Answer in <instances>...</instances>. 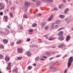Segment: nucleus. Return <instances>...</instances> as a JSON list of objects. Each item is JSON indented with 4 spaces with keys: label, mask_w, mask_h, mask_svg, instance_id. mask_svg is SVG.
Here are the masks:
<instances>
[{
    "label": "nucleus",
    "mask_w": 73,
    "mask_h": 73,
    "mask_svg": "<svg viewBox=\"0 0 73 73\" xmlns=\"http://www.w3.org/2000/svg\"><path fill=\"white\" fill-rule=\"evenodd\" d=\"M73 57H70L68 61V68H70V66L72 65V61H73Z\"/></svg>",
    "instance_id": "nucleus-1"
},
{
    "label": "nucleus",
    "mask_w": 73,
    "mask_h": 73,
    "mask_svg": "<svg viewBox=\"0 0 73 73\" xmlns=\"http://www.w3.org/2000/svg\"><path fill=\"white\" fill-rule=\"evenodd\" d=\"M3 35H8L9 33V31L8 29H3Z\"/></svg>",
    "instance_id": "nucleus-2"
},
{
    "label": "nucleus",
    "mask_w": 73,
    "mask_h": 73,
    "mask_svg": "<svg viewBox=\"0 0 73 73\" xmlns=\"http://www.w3.org/2000/svg\"><path fill=\"white\" fill-rule=\"evenodd\" d=\"M0 10L4 9L5 8V5L3 4L2 3L0 2Z\"/></svg>",
    "instance_id": "nucleus-3"
},
{
    "label": "nucleus",
    "mask_w": 73,
    "mask_h": 73,
    "mask_svg": "<svg viewBox=\"0 0 73 73\" xmlns=\"http://www.w3.org/2000/svg\"><path fill=\"white\" fill-rule=\"evenodd\" d=\"M50 69H52V71H54L55 70H57L58 69V68H55V66L53 65H52L50 66Z\"/></svg>",
    "instance_id": "nucleus-4"
},
{
    "label": "nucleus",
    "mask_w": 73,
    "mask_h": 73,
    "mask_svg": "<svg viewBox=\"0 0 73 73\" xmlns=\"http://www.w3.org/2000/svg\"><path fill=\"white\" fill-rule=\"evenodd\" d=\"M11 63L9 62L8 63V66L6 68V69L7 70H10L11 69Z\"/></svg>",
    "instance_id": "nucleus-5"
},
{
    "label": "nucleus",
    "mask_w": 73,
    "mask_h": 73,
    "mask_svg": "<svg viewBox=\"0 0 73 73\" xmlns=\"http://www.w3.org/2000/svg\"><path fill=\"white\" fill-rule=\"evenodd\" d=\"M18 52L19 53H23V49L21 48H18L17 49Z\"/></svg>",
    "instance_id": "nucleus-6"
},
{
    "label": "nucleus",
    "mask_w": 73,
    "mask_h": 73,
    "mask_svg": "<svg viewBox=\"0 0 73 73\" xmlns=\"http://www.w3.org/2000/svg\"><path fill=\"white\" fill-rule=\"evenodd\" d=\"M66 46V45H65L64 44H61L60 45H59L58 46V48H63L64 47H65Z\"/></svg>",
    "instance_id": "nucleus-7"
},
{
    "label": "nucleus",
    "mask_w": 73,
    "mask_h": 73,
    "mask_svg": "<svg viewBox=\"0 0 73 73\" xmlns=\"http://www.w3.org/2000/svg\"><path fill=\"white\" fill-rule=\"evenodd\" d=\"M29 5H30V3L28 1H26L25 2V7H28V6H29Z\"/></svg>",
    "instance_id": "nucleus-8"
},
{
    "label": "nucleus",
    "mask_w": 73,
    "mask_h": 73,
    "mask_svg": "<svg viewBox=\"0 0 73 73\" xmlns=\"http://www.w3.org/2000/svg\"><path fill=\"white\" fill-rule=\"evenodd\" d=\"M5 60L6 61L8 62L10 60V58L8 57L7 56H6L5 58Z\"/></svg>",
    "instance_id": "nucleus-9"
},
{
    "label": "nucleus",
    "mask_w": 73,
    "mask_h": 73,
    "mask_svg": "<svg viewBox=\"0 0 73 73\" xmlns=\"http://www.w3.org/2000/svg\"><path fill=\"white\" fill-rule=\"evenodd\" d=\"M33 29H31L29 30V33L30 35H31V34H32V33L33 32Z\"/></svg>",
    "instance_id": "nucleus-10"
},
{
    "label": "nucleus",
    "mask_w": 73,
    "mask_h": 73,
    "mask_svg": "<svg viewBox=\"0 0 73 73\" xmlns=\"http://www.w3.org/2000/svg\"><path fill=\"white\" fill-rule=\"evenodd\" d=\"M8 40L7 39H3V44H7L8 43Z\"/></svg>",
    "instance_id": "nucleus-11"
},
{
    "label": "nucleus",
    "mask_w": 73,
    "mask_h": 73,
    "mask_svg": "<svg viewBox=\"0 0 73 73\" xmlns=\"http://www.w3.org/2000/svg\"><path fill=\"white\" fill-rule=\"evenodd\" d=\"M63 33L64 32L63 31H60L58 34V36H61V35H63Z\"/></svg>",
    "instance_id": "nucleus-12"
},
{
    "label": "nucleus",
    "mask_w": 73,
    "mask_h": 73,
    "mask_svg": "<svg viewBox=\"0 0 73 73\" xmlns=\"http://www.w3.org/2000/svg\"><path fill=\"white\" fill-rule=\"evenodd\" d=\"M26 54L28 56H31L32 54L29 51H27L26 53Z\"/></svg>",
    "instance_id": "nucleus-13"
},
{
    "label": "nucleus",
    "mask_w": 73,
    "mask_h": 73,
    "mask_svg": "<svg viewBox=\"0 0 73 73\" xmlns=\"http://www.w3.org/2000/svg\"><path fill=\"white\" fill-rule=\"evenodd\" d=\"M70 39V36H68L66 39V41H68Z\"/></svg>",
    "instance_id": "nucleus-14"
},
{
    "label": "nucleus",
    "mask_w": 73,
    "mask_h": 73,
    "mask_svg": "<svg viewBox=\"0 0 73 73\" xmlns=\"http://www.w3.org/2000/svg\"><path fill=\"white\" fill-rule=\"evenodd\" d=\"M36 3L37 5L38 6L40 5L41 2L39 1H36Z\"/></svg>",
    "instance_id": "nucleus-15"
},
{
    "label": "nucleus",
    "mask_w": 73,
    "mask_h": 73,
    "mask_svg": "<svg viewBox=\"0 0 73 73\" xmlns=\"http://www.w3.org/2000/svg\"><path fill=\"white\" fill-rule=\"evenodd\" d=\"M53 15H52L51 17H50L48 19V21H52V19H53Z\"/></svg>",
    "instance_id": "nucleus-16"
},
{
    "label": "nucleus",
    "mask_w": 73,
    "mask_h": 73,
    "mask_svg": "<svg viewBox=\"0 0 73 73\" xmlns=\"http://www.w3.org/2000/svg\"><path fill=\"white\" fill-rule=\"evenodd\" d=\"M54 24H55V23H52V25L51 27V29H53L54 28Z\"/></svg>",
    "instance_id": "nucleus-17"
},
{
    "label": "nucleus",
    "mask_w": 73,
    "mask_h": 73,
    "mask_svg": "<svg viewBox=\"0 0 73 73\" xmlns=\"http://www.w3.org/2000/svg\"><path fill=\"white\" fill-rule=\"evenodd\" d=\"M17 70L16 69H14L13 70V73H17Z\"/></svg>",
    "instance_id": "nucleus-18"
},
{
    "label": "nucleus",
    "mask_w": 73,
    "mask_h": 73,
    "mask_svg": "<svg viewBox=\"0 0 73 73\" xmlns=\"http://www.w3.org/2000/svg\"><path fill=\"white\" fill-rule=\"evenodd\" d=\"M58 38L59 40H64V38L63 37V36L62 35L59 37Z\"/></svg>",
    "instance_id": "nucleus-19"
},
{
    "label": "nucleus",
    "mask_w": 73,
    "mask_h": 73,
    "mask_svg": "<svg viewBox=\"0 0 73 73\" xmlns=\"http://www.w3.org/2000/svg\"><path fill=\"white\" fill-rule=\"evenodd\" d=\"M4 18L5 19V22H7V20H8V16H4Z\"/></svg>",
    "instance_id": "nucleus-20"
},
{
    "label": "nucleus",
    "mask_w": 73,
    "mask_h": 73,
    "mask_svg": "<svg viewBox=\"0 0 73 73\" xmlns=\"http://www.w3.org/2000/svg\"><path fill=\"white\" fill-rule=\"evenodd\" d=\"M0 48L1 49H4V47L3 45L0 44Z\"/></svg>",
    "instance_id": "nucleus-21"
},
{
    "label": "nucleus",
    "mask_w": 73,
    "mask_h": 73,
    "mask_svg": "<svg viewBox=\"0 0 73 73\" xmlns=\"http://www.w3.org/2000/svg\"><path fill=\"white\" fill-rule=\"evenodd\" d=\"M68 11H69V9L67 8L64 11V13H67L68 12Z\"/></svg>",
    "instance_id": "nucleus-22"
},
{
    "label": "nucleus",
    "mask_w": 73,
    "mask_h": 73,
    "mask_svg": "<svg viewBox=\"0 0 73 73\" xmlns=\"http://www.w3.org/2000/svg\"><path fill=\"white\" fill-rule=\"evenodd\" d=\"M18 27H20V29H22L23 28V26L21 25H19L18 26Z\"/></svg>",
    "instance_id": "nucleus-23"
},
{
    "label": "nucleus",
    "mask_w": 73,
    "mask_h": 73,
    "mask_svg": "<svg viewBox=\"0 0 73 73\" xmlns=\"http://www.w3.org/2000/svg\"><path fill=\"white\" fill-rule=\"evenodd\" d=\"M37 26V24L36 23H34L32 25L33 27H36Z\"/></svg>",
    "instance_id": "nucleus-24"
},
{
    "label": "nucleus",
    "mask_w": 73,
    "mask_h": 73,
    "mask_svg": "<svg viewBox=\"0 0 73 73\" xmlns=\"http://www.w3.org/2000/svg\"><path fill=\"white\" fill-rule=\"evenodd\" d=\"M21 59H22V57H18L17 58V60H20Z\"/></svg>",
    "instance_id": "nucleus-25"
},
{
    "label": "nucleus",
    "mask_w": 73,
    "mask_h": 73,
    "mask_svg": "<svg viewBox=\"0 0 73 73\" xmlns=\"http://www.w3.org/2000/svg\"><path fill=\"white\" fill-rule=\"evenodd\" d=\"M32 68V67L31 66H29L28 67V68L29 70H30V69H31Z\"/></svg>",
    "instance_id": "nucleus-26"
},
{
    "label": "nucleus",
    "mask_w": 73,
    "mask_h": 73,
    "mask_svg": "<svg viewBox=\"0 0 73 73\" xmlns=\"http://www.w3.org/2000/svg\"><path fill=\"white\" fill-rule=\"evenodd\" d=\"M21 41L20 40H18L17 42V44H20L21 43Z\"/></svg>",
    "instance_id": "nucleus-27"
},
{
    "label": "nucleus",
    "mask_w": 73,
    "mask_h": 73,
    "mask_svg": "<svg viewBox=\"0 0 73 73\" xmlns=\"http://www.w3.org/2000/svg\"><path fill=\"white\" fill-rule=\"evenodd\" d=\"M59 17H60V18H61V19H62L63 18H64V15H60L59 16Z\"/></svg>",
    "instance_id": "nucleus-28"
},
{
    "label": "nucleus",
    "mask_w": 73,
    "mask_h": 73,
    "mask_svg": "<svg viewBox=\"0 0 73 73\" xmlns=\"http://www.w3.org/2000/svg\"><path fill=\"white\" fill-rule=\"evenodd\" d=\"M23 18H24V19H26L27 18V15L25 14H24L23 15Z\"/></svg>",
    "instance_id": "nucleus-29"
},
{
    "label": "nucleus",
    "mask_w": 73,
    "mask_h": 73,
    "mask_svg": "<svg viewBox=\"0 0 73 73\" xmlns=\"http://www.w3.org/2000/svg\"><path fill=\"white\" fill-rule=\"evenodd\" d=\"M64 29V28L63 27L60 28L58 30V31H61V30H62V29Z\"/></svg>",
    "instance_id": "nucleus-30"
},
{
    "label": "nucleus",
    "mask_w": 73,
    "mask_h": 73,
    "mask_svg": "<svg viewBox=\"0 0 73 73\" xmlns=\"http://www.w3.org/2000/svg\"><path fill=\"white\" fill-rule=\"evenodd\" d=\"M60 23V20H58L56 21V24H59Z\"/></svg>",
    "instance_id": "nucleus-31"
},
{
    "label": "nucleus",
    "mask_w": 73,
    "mask_h": 73,
    "mask_svg": "<svg viewBox=\"0 0 73 73\" xmlns=\"http://www.w3.org/2000/svg\"><path fill=\"white\" fill-rule=\"evenodd\" d=\"M54 39V38L52 37H50L48 39L49 40H52Z\"/></svg>",
    "instance_id": "nucleus-32"
},
{
    "label": "nucleus",
    "mask_w": 73,
    "mask_h": 73,
    "mask_svg": "<svg viewBox=\"0 0 73 73\" xmlns=\"http://www.w3.org/2000/svg\"><path fill=\"white\" fill-rule=\"evenodd\" d=\"M10 15L11 17H13V14H12V13H10Z\"/></svg>",
    "instance_id": "nucleus-33"
},
{
    "label": "nucleus",
    "mask_w": 73,
    "mask_h": 73,
    "mask_svg": "<svg viewBox=\"0 0 73 73\" xmlns=\"http://www.w3.org/2000/svg\"><path fill=\"white\" fill-rule=\"evenodd\" d=\"M31 40V39L30 38H27V41L28 42V41H29Z\"/></svg>",
    "instance_id": "nucleus-34"
},
{
    "label": "nucleus",
    "mask_w": 73,
    "mask_h": 73,
    "mask_svg": "<svg viewBox=\"0 0 73 73\" xmlns=\"http://www.w3.org/2000/svg\"><path fill=\"white\" fill-rule=\"evenodd\" d=\"M39 59V58L38 57H36L35 58V60H38V59Z\"/></svg>",
    "instance_id": "nucleus-35"
},
{
    "label": "nucleus",
    "mask_w": 73,
    "mask_h": 73,
    "mask_svg": "<svg viewBox=\"0 0 73 73\" xmlns=\"http://www.w3.org/2000/svg\"><path fill=\"white\" fill-rule=\"evenodd\" d=\"M58 10L57 8H55L54 9L52 10V11H56V10Z\"/></svg>",
    "instance_id": "nucleus-36"
},
{
    "label": "nucleus",
    "mask_w": 73,
    "mask_h": 73,
    "mask_svg": "<svg viewBox=\"0 0 73 73\" xmlns=\"http://www.w3.org/2000/svg\"><path fill=\"white\" fill-rule=\"evenodd\" d=\"M59 27V25H56L55 26V28H58V27Z\"/></svg>",
    "instance_id": "nucleus-37"
},
{
    "label": "nucleus",
    "mask_w": 73,
    "mask_h": 73,
    "mask_svg": "<svg viewBox=\"0 0 73 73\" xmlns=\"http://www.w3.org/2000/svg\"><path fill=\"white\" fill-rule=\"evenodd\" d=\"M49 27L48 26H47L46 27V29H49Z\"/></svg>",
    "instance_id": "nucleus-38"
},
{
    "label": "nucleus",
    "mask_w": 73,
    "mask_h": 73,
    "mask_svg": "<svg viewBox=\"0 0 73 73\" xmlns=\"http://www.w3.org/2000/svg\"><path fill=\"white\" fill-rule=\"evenodd\" d=\"M36 46V45H35L34 44H33L32 45V47H35Z\"/></svg>",
    "instance_id": "nucleus-39"
},
{
    "label": "nucleus",
    "mask_w": 73,
    "mask_h": 73,
    "mask_svg": "<svg viewBox=\"0 0 73 73\" xmlns=\"http://www.w3.org/2000/svg\"><path fill=\"white\" fill-rule=\"evenodd\" d=\"M3 15V13L2 12H0V15H1V16H2Z\"/></svg>",
    "instance_id": "nucleus-40"
},
{
    "label": "nucleus",
    "mask_w": 73,
    "mask_h": 73,
    "mask_svg": "<svg viewBox=\"0 0 73 73\" xmlns=\"http://www.w3.org/2000/svg\"><path fill=\"white\" fill-rule=\"evenodd\" d=\"M12 3V1H9V4H10V5H11V3Z\"/></svg>",
    "instance_id": "nucleus-41"
},
{
    "label": "nucleus",
    "mask_w": 73,
    "mask_h": 73,
    "mask_svg": "<svg viewBox=\"0 0 73 73\" xmlns=\"http://www.w3.org/2000/svg\"><path fill=\"white\" fill-rule=\"evenodd\" d=\"M62 7V5H59V8H61V7Z\"/></svg>",
    "instance_id": "nucleus-42"
},
{
    "label": "nucleus",
    "mask_w": 73,
    "mask_h": 73,
    "mask_svg": "<svg viewBox=\"0 0 73 73\" xmlns=\"http://www.w3.org/2000/svg\"><path fill=\"white\" fill-rule=\"evenodd\" d=\"M45 23H43L42 24V26H43V25H45Z\"/></svg>",
    "instance_id": "nucleus-43"
},
{
    "label": "nucleus",
    "mask_w": 73,
    "mask_h": 73,
    "mask_svg": "<svg viewBox=\"0 0 73 73\" xmlns=\"http://www.w3.org/2000/svg\"><path fill=\"white\" fill-rule=\"evenodd\" d=\"M45 23H43L42 24V26H43V25H45Z\"/></svg>",
    "instance_id": "nucleus-44"
},
{
    "label": "nucleus",
    "mask_w": 73,
    "mask_h": 73,
    "mask_svg": "<svg viewBox=\"0 0 73 73\" xmlns=\"http://www.w3.org/2000/svg\"><path fill=\"white\" fill-rule=\"evenodd\" d=\"M48 1H50L51 2H53V0H47Z\"/></svg>",
    "instance_id": "nucleus-45"
},
{
    "label": "nucleus",
    "mask_w": 73,
    "mask_h": 73,
    "mask_svg": "<svg viewBox=\"0 0 73 73\" xmlns=\"http://www.w3.org/2000/svg\"><path fill=\"white\" fill-rule=\"evenodd\" d=\"M3 58V56L1 54H0V58Z\"/></svg>",
    "instance_id": "nucleus-46"
},
{
    "label": "nucleus",
    "mask_w": 73,
    "mask_h": 73,
    "mask_svg": "<svg viewBox=\"0 0 73 73\" xmlns=\"http://www.w3.org/2000/svg\"><path fill=\"white\" fill-rule=\"evenodd\" d=\"M38 16H41V14H38Z\"/></svg>",
    "instance_id": "nucleus-47"
},
{
    "label": "nucleus",
    "mask_w": 73,
    "mask_h": 73,
    "mask_svg": "<svg viewBox=\"0 0 73 73\" xmlns=\"http://www.w3.org/2000/svg\"><path fill=\"white\" fill-rule=\"evenodd\" d=\"M30 62H31V61H28L27 65H28V64H29Z\"/></svg>",
    "instance_id": "nucleus-48"
},
{
    "label": "nucleus",
    "mask_w": 73,
    "mask_h": 73,
    "mask_svg": "<svg viewBox=\"0 0 73 73\" xmlns=\"http://www.w3.org/2000/svg\"><path fill=\"white\" fill-rule=\"evenodd\" d=\"M50 54V53H49V52H47L46 53V54H47V55H49Z\"/></svg>",
    "instance_id": "nucleus-49"
},
{
    "label": "nucleus",
    "mask_w": 73,
    "mask_h": 73,
    "mask_svg": "<svg viewBox=\"0 0 73 73\" xmlns=\"http://www.w3.org/2000/svg\"><path fill=\"white\" fill-rule=\"evenodd\" d=\"M9 10L8 9H6L5 11V12H8Z\"/></svg>",
    "instance_id": "nucleus-50"
},
{
    "label": "nucleus",
    "mask_w": 73,
    "mask_h": 73,
    "mask_svg": "<svg viewBox=\"0 0 73 73\" xmlns=\"http://www.w3.org/2000/svg\"><path fill=\"white\" fill-rule=\"evenodd\" d=\"M14 44V43L13 42L11 44V45L12 46V45H13Z\"/></svg>",
    "instance_id": "nucleus-51"
},
{
    "label": "nucleus",
    "mask_w": 73,
    "mask_h": 73,
    "mask_svg": "<svg viewBox=\"0 0 73 73\" xmlns=\"http://www.w3.org/2000/svg\"><path fill=\"white\" fill-rule=\"evenodd\" d=\"M66 0H63V2H64V3H66Z\"/></svg>",
    "instance_id": "nucleus-52"
},
{
    "label": "nucleus",
    "mask_w": 73,
    "mask_h": 73,
    "mask_svg": "<svg viewBox=\"0 0 73 73\" xmlns=\"http://www.w3.org/2000/svg\"><path fill=\"white\" fill-rule=\"evenodd\" d=\"M53 58H54L52 57V58H50L49 59V60H52V59H53Z\"/></svg>",
    "instance_id": "nucleus-53"
},
{
    "label": "nucleus",
    "mask_w": 73,
    "mask_h": 73,
    "mask_svg": "<svg viewBox=\"0 0 73 73\" xmlns=\"http://www.w3.org/2000/svg\"><path fill=\"white\" fill-rule=\"evenodd\" d=\"M33 66H36V64L35 63V64H33Z\"/></svg>",
    "instance_id": "nucleus-54"
},
{
    "label": "nucleus",
    "mask_w": 73,
    "mask_h": 73,
    "mask_svg": "<svg viewBox=\"0 0 73 73\" xmlns=\"http://www.w3.org/2000/svg\"><path fill=\"white\" fill-rule=\"evenodd\" d=\"M66 69L64 71V73H66Z\"/></svg>",
    "instance_id": "nucleus-55"
},
{
    "label": "nucleus",
    "mask_w": 73,
    "mask_h": 73,
    "mask_svg": "<svg viewBox=\"0 0 73 73\" xmlns=\"http://www.w3.org/2000/svg\"><path fill=\"white\" fill-rule=\"evenodd\" d=\"M43 2H44V3H45V2H46V0H43Z\"/></svg>",
    "instance_id": "nucleus-56"
},
{
    "label": "nucleus",
    "mask_w": 73,
    "mask_h": 73,
    "mask_svg": "<svg viewBox=\"0 0 73 73\" xmlns=\"http://www.w3.org/2000/svg\"><path fill=\"white\" fill-rule=\"evenodd\" d=\"M32 1H33L34 2H35L36 1V0H31Z\"/></svg>",
    "instance_id": "nucleus-57"
},
{
    "label": "nucleus",
    "mask_w": 73,
    "mask_h": 73,
    "mask_svg": "<svg viewBox=\"0 0 73 73\" xmlns=\"http://www.w3.org/2000/svg\"><path fill=\"white\" fill-rule=\"evenodd\" d=\"M7 27L8 28H9V29H10V27H9V26H7Z\"/></svg>",
    "instance_id": "nucleus-58"
},
{
    "label": "nucleus",
    "mask_w": 73,
    "mask_h": 73,
    "mask_svg": "<svg viewBox=\"0 0 73 73\" xmlns=\"http://www.w3.org/2000/svg\"><path fill=\"white\" fill-rule=\"evenodd\" d=\"M56 57H60V55H58Z\"/></svg>",
    "instance_id": "nucleus-59"
},
{
    "label": "nucleus",
    "mask_w": 73,
    "mask_h": 73,
    "mask_svg": "<svg viewBox=\"0 0 73 73\" xmlns=\"http://www.w3.org/2000/svg\"><path fill=\"white\" fill-rule=\"evenodd\" d=\"M56 63H54L53 64V65H56Z\"/></svg>",
    "instance_id": "nucleus-60"
},
{
    "label": "nucleus",
    "mask_w": 73,
    "mask_h": 73,
    "mask_svg": "<svg viewBox=\"0 0 73 73\" xmlns=\"http://www.w3.org/2000/svg\"><path fill=\"white\" fill-rule=\"evenodd\" d=\"M43 58H46V57L45 56H43Z\"/></svg>",
    "instance_id": "nucleus-61"
},
{
    "label": "nucleus",
    "mask_w": 73,
    "mask_h": 73,
    "mask_svg": "<svg viewBox=\"0 0 73 73\" xmlns=\"http://www.w3.org/2000/svg\"><path fill=\"white\" fill-rule=\"evenodd\" d=\"M40 59L41 60H42L43 61H44V59H42V58H41Z\"/></svg>",
    "instance_id": "nucleus-62"
},
{
    "label": "nucleus",
    "mask_w": 73,
    "mask_h": 73,
    "mask_svg": "<svg viewBox=\"0 0 73 73\" xmlns=\"http://www.w3.org/2000/svg\"><path fill=\"white\" fill-rule=\"evenodd\" d=\"M6 1L7 3H8V0H6Z\"/></svg>",
    "instance_id": "nucleus-63"
},
{
    "label": "nucleus",
    "mask_w": 73,
    "mask_h": 73,
    "mask_svg": "<svg viewBox=\"0 0 73 73\" xmlns=\"http://www.w3.org/2000/svg\"><path fill=\"white\" fill-rule=\"evenodd\" d=\"M68 20V18H67L66 19V20Z\"/></svg>",
    "instance_id": "nucleus-64"
}]
</instances>
